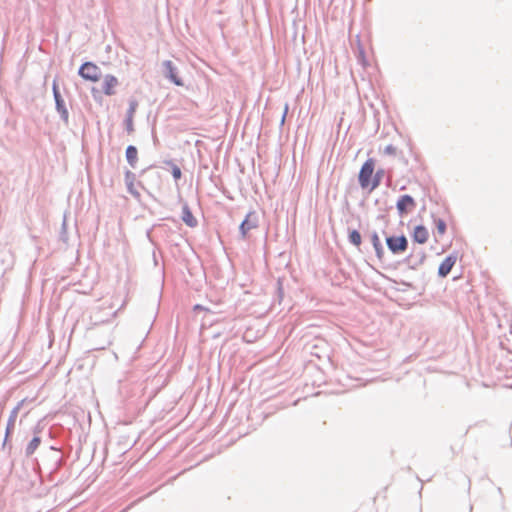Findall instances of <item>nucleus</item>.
I'll use <instances>...</instances> for the list:
<instances>
[{"mask_svg": "<svg viewBox=\"0 0 512 512\" xmlns=\"http://www.w3.org/2000/svg\"><path fill=\"white\" fill-rule=\"evenodd\" d=\"M26 401H27L26 398L22 399L20 402L17 403V405L10 412V415H9V418H8V421H7V426H6L5 437H4V441H3V444H2V448L3 449H5L6 446L8 445V440H9L10 436L12 435V433L14 431L19 411L24 406Z\"/></svg>", "mask_w": 512, "mask_h": 512, "instance_id": "1", "label": "nucleus"}, {"mask_svg": "<svg viewBox=\"0 0 512 512\" xmlns=\"http://www.w3.org/2000/svg\"><path fill=\"white\" fill-rule=\"evenodd\" d=\"M373 173H374V160L370 158L364 162V164L362 165L361 170L359 172L358 180H359V184H360L361 188H363V189L368 188V187L370 188Z\"/></svg>", "mask_w": 512, "mask_h": 512, "instance_id": "2", "label": "nucleus"}, {"mask_svg": "<svg viewBox=\"0 0 512 512\" xmlns=\"http://www.w3.org/2000/svg\"><path fill=\"white\" fill-rule=\"evenodd\" d=\"M79 75L86 80L95 82L101 78L102 73L96 64L92 62H86L80 67Z\"/></svg>", "mask_w": 512, "mask_h": 512, "instance_id": "3", "label": "nucleus"}, {"mask_svg": "<svg viewBox=\"0 0 512 512\" xmlns=\"http://www.w3.org/2000/svg\"><path fill=\"white\" fill-rule=\"evenodd\" d=\"M258 226V217L256 212L250 211L245 219L241 222L239 227V233L242 237V239H245L252 229L257 228Z\"/></svg>", "mask_w": 512, "mask_h": 512, "instance_id": "4", "label": "nucleus"}, {"mask_svg": "<svg viewBox=\"0 0 512 512\" xmlns=\"http://www.w3.org/2000/svg\"><path fill=\"white\" fill-rule=\"evenodd\" d=\"M396 208L399 216L402 217L416 208V202L410 195H402L396 203Z\"/></svg>", "mask_w": 512, "mask_h": 512, "instance_id": "5", "label": "nucleus"}, {"mask_svg": "<svg viewBox=\"0 0 512 512\" xmlns=\"http://www.w3.org/2000/svg\"><path fill=\"white\" fill-rule=\"evenodd\" d=\"M389 250L394 254H399L407 249L408 242L404 235L402 236H391L386 239Z\"/></svg>", "mask_w": 512, "mask_h": 512, "instance_id": "6", "label": "nucleus"}, {"mask_svg": "<svg viewBox=\"0 0 512 512\" xmlns=\"http://www.w3.org/2000/svg\"><path fill=\"white\" fill-rule=\"evenodd\" d=\"M163 73L166 78L170 79L174 84L181 86L183 85L181 79L178 77L177 69L170 60L163 62Z\"/></svg>", "mask_w": 512, "mask_h": 512, "instance_id": "7", "label": "nucleus"}, {"mask_svg": "<svg viewBox=\"0 0 512 512\" xmlns=\"http://www.w3.org/2000/svg\"><path fill=\"white\" fill-rule=\"evenodd\" d=\"M119 85L118 79L113 75H105L102 81V90L106 95L115 94V89Z\"/></svg>", "mask_w": 512, "mask_h": 512, "instance_id": "8", "label": "nucleus"}, {"mask_svg": "<svg viewBox=\"0 0 512 512\" xmlns=\"http://www.w3.org/2000/svg\"><path fill=\"white\" fill-rule=\"evenodd\" d=\"M137 106H138L137 101L133 100L130 102L129 108L127 110V114H126L124 123H125L126 131L129 134H132L134 132L133 118H134V114L137 109Z\"/></svg>", "mask_w": 512, "mask_h": 512, "instance_id": "9", "label": "nucleus"}, {"mask_svg": "<svg viewBox=\"0 0 512 512\" xmlns=\"http://www.w3.org/2000/svg\"><path fill=\"white\" fill-rule=\"evenodd\" d=\"M456 260H457V257L456 256H453V255H449L447 256L440 264L439 266V269H438V274L439 276L441 277H446L452 267L454 266V264L456 263Z\"/></svg>", "mask_w": 512, "mask_h": 512, "instance_id": "10", "label": "nucleus"}, {"mask_svg": "<svg viewBox=\"0 0 512 512\" xmlns=\"http://www.w3.org/2000/svg\"><path fill=\"white\" fill-rule=\"evenodd\" d=\"M124 179H125V184H126L128 192L131 195H133L135 198H139L140 197V193L135 188L136 175L133 172L127 170L125 172Z\"/></svg>", "mask_w": 512, "mask_h": 512, "instance_id": "11", "label": "nucleus"}, {"mask_svg": "<svg viewBox=\"0 0 512 512\" xmlns=\"http://www.w3.org/2000/svg\"><path fill=\"white\" fill-rule=\"evenodd\" d=\"M429 237V232L426 227L423 225H418L415 227L413 232V240L419 244H424L427 242Z\"/></svg>", "mask_w": 512, "mask_h": 512, "instance_id": "12", "label": "nucleus"}, {"mask_svg": "<svg viewBox=\"0 0 512 512\" xmlns=\"http://www.w3.org/2000/svg\"><path fill=\"white\" fill-rule=\"evenodd\" d=\"M55 103H56V109L59 112L61 119L65 123H68L69 113L67 110L65 98H55Z\"/></svg>", "mask_w": 512, "mask_h": 512, "instance_id": "13", "label": "nucleus"}, {"mask_svg": "<svg viewBox=\"0 0 512 512\" xmlns=\"http://www.w3.org/2000/svg\"><path fill=\"white\" fill-rule=\"evenodd\" d=\"M126 159L132 168L136 167L138 161V150L135 146L129 145L126 149Z\"/></svg>", "mask_w": 512, "mask_h": 512, "instance_id": "14", "label": "nucleus"}, {"mask_svg": "<svg viewBox=\"0 0 512 512\" xmlns=\"http://www.w3.org/2000/svg\"><path fill=\"white\" fill-rule=\"evenodd\" d=\"M182 220L189 227H195L197 225V220L195 219L187 205H184L182 209Z\"/></svg>", "mask_w": 512, "mask_h": 512, "instance_id": "15", "label": "nucleus"}, {"mask_svg": "<svg viewBox=\"0 0 512 512\" xmlns=\"http://www.w3.org/2000/svg\"><path fill=\"white\" fill-rule=\"evenodd\" d=\"M371 242H372V245L375 249V252H376V255L379 259H382L383 255H384V249H383V246L381 244V241H380V238L377 234V232H373L372 235H371Z\"/></svg>", "mask_w": 512, "mask_h": 512, "instance_id": "16", "label": "nucleus"}, {"mask_svg": "<svg viewBox=\"0 0 512 512\" xmlns=\"http://www.w3.org/2000/svg\"><path fill=\"white\" fill-rule=\"evenodd\" d=\"M385 176V170L384 169H378L375 174L373 173L370 191L375 190L381 183L383 177Z\"/></svg>", "mask_w": 512, "mask_h": 512, "instance_id": "17", "label": "nucleus"}, {"mask_svg": "<svg viewBox=\"0 0 512 512\" xmlns=\"http://www.w3.org/2000/svg\"><path fill=\"white\" fill-rule=\"evenodd\" d=\"M41 443V438L39 436H34L32 440L28 443L25 453L27 456L32 455L36 449L39 447Z\"/></svg>", "mask_w": 512, "mask_h": 512, "instance_id": "18", "label": "nucleus"}, {"mask_svg": "<svg viewBox=\"0 0 512 512\" xmlns=\"http://www.w3.org/2000/svg\"><path fill=\"white\" fill-rule=\"evenodd\" d=\"M348 239L351 244H353L354 246H357V247L360 246L361 241H362L361 235L357 230L349 231Z\"/></svg>", "mask_w": 512, "mask_h": 512, "instance_id": "19", "label": "nucleus"}, {"mask_svg": "<svg viewBox=\"0 0 512 512\" xmlns=\"http://www.w3.org/2000/svg\"><path fill=\"white\" fill-rule=\"evenodd\" d=\"M167 165L171 167V173L175 180H178L182 176V172L179 166L174 164L171 160L165 162Z\"/></svg>", "mask_w": 512, "mask_h": 512, "instance_id": "20", "label": "nucleus"}, {"mask_svg": "<svg viewBox=\"0 0 512 512\" xmlns=\"http://www.w3.org/2000/svg\"><path fill=\"white\" fill-rule=\"evenodd\" d=\"M116 316V312H113L111 315H110V318H100L97 316V313L94 312V315L91 317L93 320H94V324L95 325H99V324H103V323H107L109 322L112 318H114Z\"/></svg>", "mask_w": 512, "mask_h": 512, "instance_id": "21", "label": "nucleus"}, {"mask_svg": "<svg viewBox=\"0 0 512 512\" xmlns=\"http://www.w3.org/2000/svg\"><path fill=\"white\" fill-rule=\"evenodd\" d=\"M435 225H436V229H437V233L442 236L445 232H446V223L444 220L438 218V219H435Z\"/></svg>", "mask_w": 512, "mask_h": 512, "instance_id": "22", "label": "nucleus"}, {"mask_svg": "<svg viewBox=\"0 0 512 512\" xmlns=\"http://www.w3.org/2000/svg\"><path fill=\"white\" fill-rule=\"evenodd\" d=\"M396 152H397V148L392 144L387 145L384 148V154H386V155H396Z\"/></svg>", "mask_w": 512, "mask_h": 512, "instance_id": "23", "label": "nucleus"}, {"mask_svg": "<svg viewBox=\"0 0 512 512\" xmlns=\"http://www.w3.org/2000/svg\"><path fill=\"white\" fill-rule=\"evenodd\" d=\"M288 104L286 103L285 106H284V112H283V115H282V118H281V124H284L285 122V118H286V115L288 113Z\"/></svg>", "mask_w": 512, "mask_h": 512, "instance_id": "24", "label": "nucleus"}, {"mask_svg": "<svg viewBox=\"0 0 512 512\" xmlns=\"http://www.w3.org/2000/svg\"><path fill=\"white\" fill-rule=\"evenodd\" d=\"M54 96H55V97L60 96V95H59V93H58V91H57V89H56V87H54Z\"/></svg>", "mask_w": 512, "mask_h": 512, "instance_id": "25", "label": "nucleus"}]
</instances>
